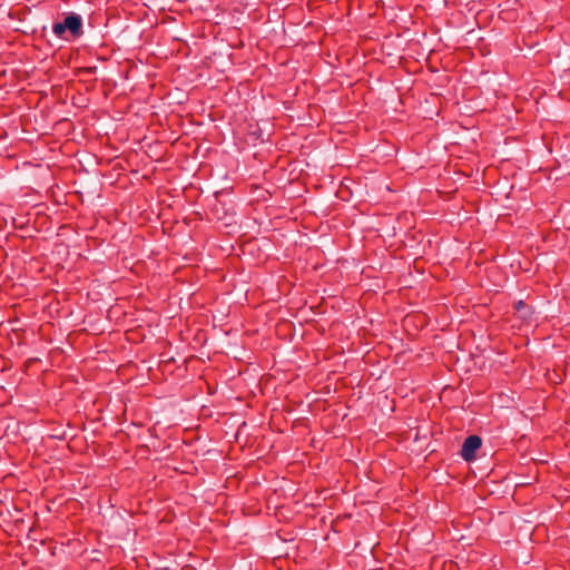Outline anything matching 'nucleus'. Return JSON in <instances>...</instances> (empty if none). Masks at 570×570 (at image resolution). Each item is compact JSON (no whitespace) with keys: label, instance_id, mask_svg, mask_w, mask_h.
Instances as JSON below:
<instances>
[{"label":"nucleus","instance_id":"nucleus-1","mask_svg":"<svg viewBox=\"0 0 570 570\" xmlns=\"http://www.w3.org/2000/svg\"><path fill=\"white\" fill-rule=\"evenodd\" d=\"M52 33L59 40L76 41L83 36L82 18L76 12L63 13L61 20L53 22Z\"/></svg>","mask_w":570,"mask_h":570},{"label":"nucleus","instance_id":"nucleus-2","mask_svg":"<svg viewBox=\"0 0 570 570\" xmlns=\"http://www.w3.org/2000/svg\"><path fill=\"white\" fill-rule=\"evenodd\" d=\"M481 445L482 440L480 436L470 435L464 440L460 454L466 462H471L475 459V453Z\"/></svg>","mask_w":570,"mask_h":570},{"label":"nucleus","instance_id":"nucleus-3","mask_svg":"<svg viewBox=\"0 0 570 570\" xmlns=\"http://www.w3.org/2000/svg\"><path fill=\"white\" fill-rule=\"evenodd\" d=\"M527 308H528V305L523 301L517 302L515 309L518 312H521V311L527 309Z\"/></svg>","mask_w":570,"mask_h":570},{"label":"nucleus","instance_id":"nucleus-4","mask_svg":"<svg viewBox=\"0 0 570 570\" xmlns=\"http://www.w3.org/2000/svg\"><path fill=\"white\" fill-rule=\"evenodd\" d=\"M97 70V67H86V68H82L81 71L85 72V73H95Z\"/></svg>","mask_w":570,"mask_h":570},{"label":"nucleus","instance_id":"nucleus-5","mask_svg":"<svg viewBox=\"0 0 570 570\" xmlns=\"http://www.w3.org/2000/svg\"><path fill=\"white\" fill-rule=\"evenodd\" d=\"M393 111L395 114V112H399L400 110H399V108L396 106H394Z\"/></svg>","mask_w":570,"mask_h":570},{"label":"nucleus","instance_id":"nucleus-6","mask_svg":"<svg viewBox=\"0 0 570 570\" xmlns=\"http://www.w3.org/2000/svg\"><path fill=\"white\" fill-rule=\"evenodd\" d=\"M399 100H400V104H401V105H403V104H404V101H403L402 97H400V99H399Z\"/></svg>","mask_w":570,"mask_h":570},{"label":"nucleus","instance_id":"nucleus-7","mask_svg":"<svg viewBox=\"0 0 570 570\" xmlns=\"http://www.w3.org/2000/svg\"><path fill=\"white\" fill-rule=\"evenodd\" d=\"M394 570H396V568L394 567Z\"/></svg>","mask_w":570,"mask_h":570}]
</instances>
